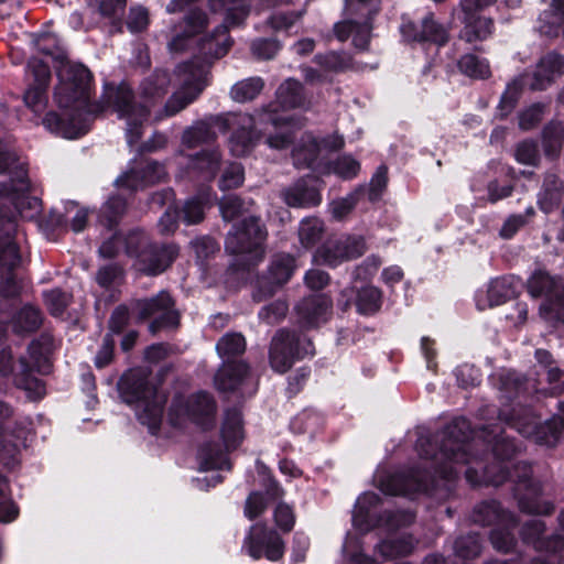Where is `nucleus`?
<instances>
[{
	"instance_id": "nucleus-6",
	"label": "nucleus",
	"mask_w": 564,
	"mask_h": 564,
	"mask_svg": "<svg viewBox=\"0 0 564 564\" xmlns=\"http://www.w3.org/2000/svg\"><path fill=\"white\" fill-rule=\"evenodd\" d=\"M217 402L212 393L199 390L187 397L176 394L167 411V421L173 429H181L185 420L191 421L203 432L216 425Z\"/></svg>"
},
{
	"instance_id": "nucleus-45",
	"label": "nucleus",
	"mask_w": 564,
	"mask_h": 564,
	"mask_svg": "<svg viewBox=\"0 0 564 564\" xmlns=\"http://www.w3.org/2000/svg\"><path fill=\"white\" fill-rule=\"evenodd\" d=\"M314 261L317 264L336 268L345 262L344 252L339 239L327 240L322 243L314 253Z\"/></svg>"
},
{
	"instance_id": "nucleus-63",
	"label": "nucleus",
	"mask_w": 564,
	"mask_h": 564,
	"mask_svg": "<svg viewBox=\"0 0 564 564\" xmlns=\"http://www.w3.org/2000/svg\"><path fill=\"white\" fill-rule=\"evenodd\" d=\"M333 172L343 180H352L360 172V163L350 154L339 155L332 163Z\"/></svg>"
},
{
	"instance_id": "nucleus-48",
	"label": "nucleus",
	"mask_w": 564,
	"mask_h": 564,
	"mask_svg": "<svg viewBox=\"0 0 564 564\" xmlns=\"http://www.w3.org/2000/svg\"><path fill=\"white\" fill-rule=\"evenodd\" d=\"M564 140V124L550 122L543 130L542 141L546 155L558 156Z\"/></svg>"
},
{
	"instance_id": "nucleus-58",
	"label": "nucleus",
	"mask_w": 564,
	"mask_h": 564,
	"mask_svg": "<svg viewBox=\"0 0 564 564\" xmlns=\"http://www.w3.org/2000/svg\"><path fill=\"white\" fill-rule=\"evenodd\" d=\"M470 189L478 202L494 203V178L487 172H478L474 175Z\"/></svg>"
},
{
	"instance_id": "nucleus-3",
	"label": "nucleus",
	"mask_w": 564,
	"mask_h": 564,
	"mask_svg": "<svg viewBox=\"0 0 564 564\" xmlns=\"http://www.w3.org/2000/svg\"><path fill=\"white\" fill-rule=\"evenodd\" d=\"M513 442L508 438L496 440V486L509 479L514 484V496L521 511L531 514H551L554 506L541 501V485L532 480L531 466L523 462L513 463L516 453Z\"/></svg>"
},
{
	"instance_id": "nucleus-2",
	"label": "nucleus",
	"mask_w": 564,
	"mask_h": 564,
	"mask_svg": "<svg viewBox=\"0 0 564 564\" xmlns=\"http://www.w3.org/2000/svg\"><path fill=\"white\" fill-rule=\"evenodd\" d=\"M214 126L219 132L227 133L232 130L229 138V150L236 158H246L250 155L257 147L260 134L256 130V124H271L274 128H301V119L295 116H282L276 113L274 104H267L254 109L253 113L217 115L213 117Z\"/></svg>"
},
{
	"instance_id": "nucleus-57",
	"label": "nucleus",
	"mask_w": 564,
	"mask_h": 564,
	"mask_svg": "<svg viewBox=\"0 0 564 564\" xmlns=\"http://www.w3.org/2000/svg\"><path fill=\"white\" fill-rule=\"evenodd\" d=\"M500 391L501 399H510L511 397L519 398L528 392L529 381L523 380L519 375L509 372L500 376Z\"/></svg>"
},
{
	"instance_id": "nucleus-21",
	"label": "nucleus",
	"mask_w": 564,
	"mask_h": 564,
	"mask_svg": "<svg viewBox=\"0 0 564 564\" xmlns=\"http://www.w3.org/2000/svg\"><path fill=\"white\" fill-rule=\"evenodd\" d=\"M382 302V291L375 285L368 284L361 288L351 286L344 289L337 300V307L345 313L355 305L359 315L372 316L381 310Z\"/></svg>"
},
{
	"instance_id": "nucleus-27",
	"label": "nucleus",
	"mask_w": 564,
	"mask_h": 564,
	"mask_svg": "<svg viewBox=\"0 0 564 564\" xmlns=\"http://www.w3.org/2000/svg\"><path fill=\"white\" fill-rule=\"evenodd\" d=\"M250 372V366L245 360H224L216 372L215 387L220 392H235Z\"/></svg>"
},
{
	"instance_id": "nucleus-25",
	"label": "nucleus",
	"mask_w": 564,
	"mask_h": 564,
	"mask_svg": "<svg viewBox=\"0 0 564 564\" xmlns=\"http://www.w3.org/2000/svg\"><path fill=\"white\" fill-rule=\"evenodd\" d=\"M330 306V302L325 295L315 294L304 297L295 306L300 326L303 329L318 327L319 323L325 321V315Z\"/></svg>"
},
{
	"instance_id": "nucleus-53",
	"label": "nucleus",
	"mask_w": 564,
	"mask_h": 564,
	"mask_svg": "<svg viewBox=\"0 0 564 564\" xmlns=\"http://www.w3.org/2000/svg\"><path fill=\"white\" fill-rule=\"evenodd\" d=\"M377 11L369 10L362 21H358L352 32V45L359 51H368L371 40L372 23Z\"/></svg>"
},
{
	"instance_id": "nucleus-13",
	"label": "nucleus",
	"mask_w": 564,
	"mask_h": 564,
	"mask_svg": "<svg viewBox=\"0 0 564 564\" xmlns=\"http://www.w3.org/2000/svg\"><path fill=\"white\" fill-rule=\"evenodd\" d=\"M297 270L295 256L288 252L272 254L265 272L256 280L252 297L256 302H263L272 297L282 289Z\"/></svg>"
},
{
	"instance_id": "nucleus-43",
	"label": "nucleus",
	"mask_w": 564,
	"mask_h": 564,
	"mask_svg": "<svg viewBox=\"0 0 564 564\" xmlns=\"http://www.w3.org/2000/svg\"><path fill=\"white\" fill-rule=\"evenodd\" d=\"M216 350L224 360H236L246 350V339L240 333H227L218 339Z\"/></svg>"
},
{
	"instance_id": "nucleus-16",
	"label": "nucleus",
	"mask_w": 564,
	"mask_h": 564,
	"mask_svg": "<svg viewBox=\"0 0 564 564\" xmlns=\"http://www.w3.org/2000/svg\"><path fill=\"white\" fill-rule=\"evenodd\" d=\"M528 291L534 297L545 296L541 311L552 319L564 322V285L544 271H536L528 281Z\"/></svg>"
},
{
	"instance_id": "nucleus-28",
	"label": "nucleus",
	"mask_w": 564,
	"mask_h": 564,
	"mask_svg": "<svg viewBox=\"0 0 564 564\" xmlns=\"http://www.w3.org/2000/svg\"><path fill=\"white\" fill-rule=\"evenodd\" d=\"M20 371L14 377L18 389L23 390L29 401L40 402L46 395V383L34 376V369L25 357L19 358Z\"/></svg>"
},
{
	"instance_id": "nucleus-54",
	"label": "nucleus",
	"mask_w": 564,
	"mask_h": 564,
	"mask_svg": "<svg viewBox=\"0 0 564 564\" xmlns=\"http://www.w3.org/2000/svg\"><path fill=\"white\" fill-rule=\"evenodd\" d=\"M547 388L532 384L533 392L543 397H558L564 393V369L551 367L546 371Z\"/></svg>"
},
{
	"instance_id": "nucleus-38",
	"label": "nucleus",
	"mask_w": 564,
	"mask_h": 564,
	"mask_svg": "<svg viewBox=\"0 0 564 564\" xmlns=\"http://www.w3.org/2000/svg\"><path fill=\"white\" fill-rule=\"evenodd\" d=\"M213 117L209 122L199 121L195 126L187 128L182 135V144L187 149H195L200 145H213L217 140Z\"/></svg>"
},
{
	"instance_id": "nucleus-52",
	"label": "nucleus",
	"mask_w": 564,
	"mask_h": 564,
	"mask_svg": "<svg viewBox=\"0 0 564 564\" xmlns=\"http://www.w3.org/2000/svg\"><path fill=\"white\" fill-rule=\"evenodd\" d=\"M35 46L39 52L53 57L59 65L68 59L66 53L61 47L59 39L53 33L44 32L40 34L35 40Z\"/></svg>"
},
{
	"instance_id": "nucleus-5",
	"label": "nucleus",
	"mask_w": 564,
	"mask_h": 564,
	"mask_svg": "<svg viewBox=\"0 0 564 564\" xmlns=\"http://www.w3.org/2000/svg\"><path fill=\"white\" fill-rule=\"evenodd\" d=\"M220 437L225 449L219 442L213 440L205 441L198 446L197 458L202 470H217L230 466L226 453L236 451L243 441V419L239 408L226 409Z\"/></svg>"
},
{
	"instance_id": "nucleus-14",
	"label": "nucleus",
	"mask_w": 564,
	"mask_h": 564,
	"mask_svg": "<svg viewBox=\"0 0 564 564\" xmlns=\"http://www.w3.org/2000/svg\"><path fill=\"white\" fill-rule=\"evenodd\" d=\"M243 547L248 555L256 561L265 557L271 562H276L282 560L285 553V544L281 534L262 521L250 525L243 539Z\"/></svg>"
},
{
	"instance_id": "nucleus-46",
	"label": "nucleus",
	"mask_w": 564,
	"mask_h": 564,
	"mask_svg": "<svg viewBox=\"0 0 564 564\" xmlns=\"http://www.w3.org/2000/svg\"><path fill=\"white\" fill-rule=\"evenodd\" d=\"M264 88L261 77H249L236 83L230 90L231 98L237 102H247L256 99Z\"/></svg>"
},
{
	"instance_id": "nucleus-61",
	"label": "nucleus",
	"mask_w": 564,
	"mask_h": 564,
	"mask_svg": "<svg viewBox=\"0 0 564 564\" xmlns=\"http://www.w3.org/2000/svg\"><path fill=\"white\" fill-rule=\"evenodd\" d=\"M338 239L346 261L358 259L367 251V242L361 235H346Z\"/></svg>"
},
{
	"instance_id": "nucleus-56",
	"label": "nucleus",
	"mask_w": 564,
	"mask_h": 564,
	"mask_svg": "<svg viewBox=\"0 0 564 564\" xmlns=\"http://www.w3.org/2000/svg\"><path fill=\"white\" fill-rule=\"evenodd\" d=\"M323 224L317 219H307L301 223L299 238L305 249L315 247L323 238Z\"/></svg>"
},
{
	"instance_id": "nucleus-49",
	"label": "nucleus",
	"mask_w": 564,
	"mask_h": 564,
	"mask_svg": "<svg viewBox=\"0 0 564 564\" xmlns=\"http://www.w3.org/2000/svg\"><path fill=\"white\" fill-rule=\"evenodd\" d=\"M470 520L475 524L488 527L487 539L494 544V498L477 503L471 511Z\"/></svg>"
},
{
	"instance_id": "nucleus-12",
	"label": "nucleus",
	"mask_w": 564,
	"mask_h": 564,
	"mask_svg": "<svg viewBox=\"0 0 564 564\" xmlns=\"http://www.w3.org/2000/svg\"><path fill=\"white\" fill-rule=\"evenodd\" d=\"M220 11H225L224 23L217 25L210 34L204 35L198 43L199 53L212 59H219L229 52L234 44L229 28L241 25L249 15L250 7L227 2Z\"/></svg>"
},
{
	"instance_id": "nucleus-17",
	"label": "nucleus",
	"mask_w": 564,
	"mask_h": 564,
	"mask_svg": "<svg viewBox=\"0 0 564 564\" xmlns=\"http://www.w3.org/2000/svg\"><path fill=\"white\" fill-rule=\"evenodd\" d=\"M209 24L207 13L199 8L189 9L177 24L178 32L169 42V48L173 53H182L198 44L196 37L204 34ZM204 36H202L203 39ZM199 50V45H197Z\"/></svg>"
},
{
	"instance_id": "nucleus-64",
	"label": "nucleus",
	"mask_w": 564,
	"mask_h": 564,
	"mask_svg": "<svg viewBox=\"0 0 564 564\" xmlns=\"http://www.w3.org/2000/svg\"><path fill=\"white\" fill-rule=\"evenodd\" d=\"M43 297L50 314L55 317L63 315L69 304L67 293L59 288L44 292Z\"/></svg>"
},
{
	"instance_id": "nucleus-44",
	"label": "nucleus",
	"mask_w": 564,
	"mask_h": 564,
	"mask_svg": "<svg viewBox=\"0 0 564 564\" xmlns=\"http://www.w3.org/2000/svg\"><path fill=\"white\" fill-rule=\"evenodd\" d=\"M482 547L484 539L477 532L459 535L454 542L455 555L464 560H473L479 556Z\"/></svg>"
},
{
	"instance_id": "nucleus-24",
	"label": "nucleus",
	"mask_w": 564,
	"mask_h": 564,
	"mask_svg": "<svg viewBox=\"0 0 564 564\" xmlns=\"http://www.w3.org/2000/svg\"><path fill=\"white\" fill-rule=\"evenodd\" d=\"M165 174L164 166L154 160L141 162L116 180L118 187L135 192L149 185L159 183Z\"/></svg>"
},
{
	"instance_id": "nucleus-11",
	"label": "nucleus",
	"mask_w": 564,
	"mask_h": 564,
	"mask_svg": "<svg viewBox=\"0 0 564 564\" xmlns=\"http://www.w3.org/2000/svg\"><path fill=\"white\" fill-rule=\"evenodd\" d=\"M268 230L261 218L247 216L232 225L225 240L229 254L253 253L258 259L264 258Z\"/></svg>"
},
{
	"instance_id": "nucleus-51",
	"label": "nucleus",
	"mask_w": 564,
	"mask_h": 564,
	"mask_svg": "<svg viewBox=\"0 0 564 564\" xmlns=\"http://www.w3.org/2000/svg\"><path fill=\"white\" fill-rule=\"evenodd\" d=\"M457 67L460 73L470 78L484 79L490 75L489 64H485L475 54L463 55L458 59Z\"/></svg>"
},
{
	"instance_id": "nucleus-31",
	"label": "nucleus",
	"mask_w": 564,
	"mask_h": 564,
	"mask_svg": "<svg viewBox=\"0 0 564 564\" xmlns=\"http://www.w3.org/2000/svg\"><path fill=\"white\" fill-rule=\"evenodd\" d=\"M221 166V153L218 147L202 149L188 155V169L196 171L205 181L216 177Z\"/></svg>"
},
{
	"instance_id": "nucleus-35",
	"label": "nucleus",
	"mask_w": 564,
	"mask_h": 564,
	"mask_svg": "<svg viewBox=\"0 0 564 564\" xmlns=\"http://www.w3.org/2000/svg\"><path fill=\"white\" fill-rule=\"evenodd\" d=\"M174 306H176L174 297L169 291L162 290L151 297L135 300L133 310L138 312V322H144Z\"/></svg>"
},
{
	"instance_id": "nucleus-37",
	"label": "nucleus",
	"mask_w": 564,
	"mask_h": 564,
	"mask_svg": "<svg viewBox=\"0 0 564 564\" xmlns=\"http://www.w3.org/2000/svg\"><path fill=\"white\" fill-rule=\"evenodd\" d=\"M140 403L143 408L137 413L138 421L148 427L151 435H158L162 425L165 399H160L158 393Z\"/></svg>"
},
{
	"instance_id": "nucleus-32",
	"label": "nucleus",
	"mask_w": 564,
	"mask_h": 564,
	"mask_svg": "<svg viewBox=\"0 0 564 564\" xmlns=\"http://www.w3.org/2000/svg\"><path fill=\"white\" fill-rule=\"evenodd\" d=\"M545 531V524L541 520L528 521L521 530L522 539L525 543H531L539 551L557 552L564 545V538L555 535L542 539Z\"/></svg>"
},
{
	"instance_id": "nucleus-39",
	"label": "nucleus",
	"mask_w": 564,
	"mask_h": 564,
	"mask_svg": "<svg viewBox=\"0 0 564 564\" xmlns=\"http://www.w3.org/2000/svg\"><path fill=\"white\" fill-rule=\"evenodd\" d=\"M517 527L514 517L496 507V550L508 552L514 543V536L511 532Z\"/></svg>"
},
{
	"instance_id": "nucleus-26",
	"label": "nucleus",
	"mask_w": 564,
	"mask_h": 564,
	"mask_svg": "<svg viewBox=\"0 0 564 564\" xmlns=\"http://www.w3.org/2000/svg\"><path fill=\"white\" fill-rule=\"evenodd\" d=\"M276 101L273 104L276 106V113L279 108L283 110L293 109H307L311 105V100L307 97L304 85L295 78H286L276 89L275 93Z\"/></svg>"
},
{
	"instance_id": "nucleus-42",
	"label": "nucleus",
	"mask_w": 564,
	"mask_h": 564,
	"mask_svg": "<svg viewBox=\"0 0 564 564\" xmlns=\"http://www.w3.org/2000/svg\"><path fill=\"white\" fill-rule=\"evenodd\" d=\"M422 43H432L437 46H444L449 41V34L446 28L435 20L434 13L429 12L421 22Z\"/></svg>"
},
{
	"instance_id": "nucleus-62",
	"label": "nucleus",
	"mask_w": 564,
	"mask_h": 564,
	"mask_svg": "<svg viewBox=\"0 0 564 564\" xmlns=\"http://www.w3.org/2000/svg\"><path fill=\"white\" fill-rule=\"evenodd\" d=\"M181 324V314L176 307L166 308L155 316L149 324V332L156 335L162 329L177 328Z\"/></svg>"
},
{
	"instance_id": "nucleus-36",
	"label": "nucleus",
	"mask_w": 564,
	"mask_h": 564,
	"mask_svg": "<svg viewBox=\"0 0 564 564\" xmlns=\"http://www.w3.org/2000/svg\"><path fill=\"white\" fill-rule=\"evenodd\" d=\"M563 73L564 57L557 53H549L541 58L531 87L532 89H544L555 76H561Z\"/></svg>"
},
{
	"instance_id": "nucleus-15",
	"label": "nucleus",
	"mask_w": 564,
	"mask_h": 564,
	"mask_svg": "<svg viewBox=\"0 0 564 564\" xmlns=\"http://www.w3.org/2000/svg\"><path fill=\"white\" fill-rule=\"evenodd\" d=\"M307 349L302 345L297 332L288 328L279 329L272 338L269 350V362L273 371L288 372L295 361L303 359Z\"/></svg>"
},
{
	"instance_id": "nucleus-41",
	"label": "nucleus",
	"mask_w": 564,
	"mask_h": 564,
	"mask_svg": "<svg viewBox=\"0 0 564 564\" xmlns=\"http://www.w3.org/2000/svg\"><path fill=\"white\" fill-rule=\"evenodd\" d=\"M376 550L384 561H391L409 556L413 552L414 545L410 535L399 536L381 540L376 545Z\"/></svg>"
},
{
	"instance_id": "nucleus-22",
	"label": "nucleus",
	"mask_w": 564,
	"mask_h": 564,
	"mask_svg": "<svg viewBox=\"0 0 564 564\" xmlns=\"http://www.w3.org/2000/svg\"><path fill=\"white\" fill-rule=\"evenodd\" d=\"M178 256V248L174 243L153 242L145 246L135 265L148 276H156L165 272Z\"/></svg>"
},
{
	"instance_id": "nucleus-4",
	"label": "nucleus",
	"mask_w": 564,
	"mask_h": 564,
	"mask_svg": "<svg viewBox=\"0 0 564 564\" xmlns=\"http://www.w3.org/2000/svg\"><path fill=\"white\" fill-rule=\"evenodd\" d=\"M28 175L18 181L0 183V241H15L18 216L34 218L42 208V200L31 196Z\"/></svg>"
},
{
	"instance_id": "nucleus-60",
	"label": "nucleus",
	"mask_w": 564,
	"mask_h": 564,
	"mask_svg": "<svg viewBox=\"0 0 564 564\" xmlns=\"http://www.w3.org/2000/svg\"><path fill=\"white\" fill-rule=\"evenodd\" d=\"M250 48L258 59L267 61L275 57L282 44L276 37H258L252 41Z\"/></svg>"
},
{
	"instance_id": "nucleus-33",
	"label": "nucleus",
	"mask_w": 564,
	"mask_h": 564,
	"mask_svg": "<svg viewBox=\"0 0 564 564\" xmlns=\"http://www.w3.org/2000/svg\"><path fill=\"white\" fill-rule=\"evenodd\" d=\"M43 319L42 311L35 305L26 303L12 315L11 328L15 335H31L40 329Z\"/></svg>"
},
{
	"instance_id": "nucleus-55",
	"label": "nucleus",
	"mask_w": 564,
	"mask_h": 564,
	"mask_svg": "<svg viewBox=\"0 0 564 564\" xmlns=\"http://www.w3.org/2000/svg\"><path fill=\"white\" fill-rule=\"evenodd\" d=\"M314 63L325 70L341 73L348 69L351 65V58L338 52H327L325 54H316Z\"/></svg>"
},
{
	"instance_id": "nucleus-1",
	"label": "nucleus",
	"mask_w": 564,
	"mask_h": 564,
	"mask_svg": "<svg viewBox=\"0 0 564 564\" xmlns=\"http://www.w3.org/2000/svg\"><path fill=\"white\" fill-rule=\"evenodd\" d=\"M481 440L486 452L494 453V423L473 426L464 417H454L435 434L420 435L415 443L419 456L424 460L406 469L382 478L381 492L388 496L409 497L414 494H430L436 486V478L455 480L459 471L456 465H469L465 479L473 488L494 486V469L482 460H476L470 451L471 442Z\"/></svg>"
},
{
	"instance_id": "nucleus-19",
	"label": "nucleus",
	"mask_w": 564,
	"mask_h": 564,
	"mask_svg": "<svg viewBox=\"0 0 564 564\" xmlns=\"http://www.w3.org/2000/svg\"><path fill=\"white\" fill-rule=\"evenodd\" d=\"M117 389L122 401L128 405L155 397L159 388L150 380V372L141 367L127 369L119 378Z\"/></svg>"
},
{
	"instance_id": "nucleus-8",
	"label": "nucleus",
	"mask_w": 564,
	"mask_h": 564,
	"mask_svg": "<svg viewBox=\"0 0 564 564\" xmlns=\"http://www.w3.org/2000/svg\"><path fill=\"white\" fill-rule=\"evenodd\" d=\"M382 503L381 497L373 492H364L356 502L352 513L354 527L362 532H370L375 529H384L397 531L408 527L413 522V514L405 510H383L377 512L376 509Z\"/></svg>"
},
{
	"instance_id": "nucleus-50",
	"label": "nucleus",
	"mask_w": 564,
	"mask_h": 564,
	"mask_svg": "<svg viewBox=\"0 0 564 564\" xmlns=\"http://www.w3.org/2000/svg\"><path fill=\"white\" fill-rule=\"evenodd\" d=\"M544 193L541 206L545 212L552 210L561 202L564 193L563 182L554 174H550L544 178Z\"/></svg>"
},
{
	"instance_id": "nucleus-29",
	"label": "nucleus",
	"mask_w": 564,
	"mask_h": 564,
	"mask_svg": "<svg viewBox=\"0 0 564 564\" xmlns=\"http://www.w3.org/2000/svg\"><path fill=\"white\" fill-rule=\"evenodd\" d=\"M284 202L293 208H307L318 206L322 195L318 188L305 178L297 180L283 193Z\"/></svg>"
},
{
	"instance_id": "nucleus-59",
	"label": "nucleus",
	"mask_w": 564,
	"mask_h": 564,
	"mask_svg": "<svg viewBox=\"0 0 564 564\" xmlns=\"http://www.w3.org/2000/svg\"><path fill=\"white\" fill-rule=\"evenodd\" d=\"M270 502H272V501L269 500L262 491L252 490L248 495L246 502H245V508H243L245 517L250 521L258 519L260 516H262L265 512Z\"/></svg>"
},
{
	"instance_id": "nucleus-47",
	"label": "nucleus",
	"mask_w": 564,
	"mask_h": 564,
	"mask_svg": "<svg viewBox=\"0 0 564 564\" xmlns=\"http://www.w3.org/2000/svg\"><path fill=\"white\" fill-rule=\"evenodd\" d=\"M257 470L259 475V484L264 496L272 502L283 498L285 491L279 480L274 477L272 470L261 460H257Z\"/></svg>"
},
{
	"instance_id": "nucleus-23",
	"label": "nucleus",
	"mask_w": 564,
	"mask_h": 564,
	"mask_svg": "<svg viewBox=\"0 0 564 564\" xmlns=\"http://www.w3.org/2000/svg\"><path fill=\"white\" fill-rule=\"evenodd\" d=\"M104 96L107 104L118 112L119 118L131 116L134 111H138L141 117H144L148 112L145 105L135 101L134 90L127 82H121L118 85L113 83L105 84Z\"/></svg>"
},
{
	"instance_id": "nucleus-7",
	"label": "nucleus",
	"mask_w": 564,
	"mask_h": 564,
	"mask_svg": "<svg viewBox=\"0 0 564 564\" xmlns=\"http://www.w3.org/2000/svg\"><path fill=\"white\" fill-rule=\"evenodd\" d=\"M499 419L516 429L525 437H532L539 444L554 446L564 431V420L553 416L540 424L536 415L520 403L507 404L499 410Z\"/></svg>"
},
{
	"instance_id": "nucleus-34",
	"label": "nucleus",
	"mask_w": 564,
	"mask_h": 564,
	"mask_svg": "<svg viewBox=\"0 0 564 564\" xmlns=\"http://www.w3.org/2000/svg\"><path fill=\"white\" fill-rule=\"evenodd\" d=\"M321 154V142L311 132H305L292 150L296 169H313Z\"/></svg>"
},
{
	"instance_id": "nucleus-10",
	"label": "nucleus",
	"mask_w": 564,
	"mask_h": 564,
	"mask_svg": "<svg viewBox=\"0 0 564 564\" xmlns=\"http://www.w3.org/2000/svg\"><path fill=\"white\" fill-rule=\"evenodd\" d=\"M57 78L54 99L59 108H68L79 100H90L94 75L87 66L66 59L57 68Z\"/></svg>"
},
{
	"instance_id": "nucleus-18",
	"label": "nucleus",
	"mask_w": 564,
	"mask_h": 564,
	"mask_svg": "<svg viewBox=\"0 0 564 564\" xmlns=\"http://www.w3.org/2000/svg\"><path fill=\"white\" fill-rule=\"evenodd\" d=\"M494 0H462L464 28L459 32V37L467 43L482 41L491 33L492 21L482 13Z\"/></svg>"
},
{
	"instance_id": "nucleus-9",
	"label": "nucleus",
	"mask_w": 564,
	"mask_h": 564,
	"mask_svg": "<svg viewBox=\"0 0 564 564\" xmlns=\"http://www.w3.org/2000/svg\"><path fill=\"white\" fill-rule=\"evenodd\" d=\"M63 115L57 111H47L43 117V126L53 133L67 139H77L85 135L96 116L104 111L100 102L79 100L77 104L62 108Z\"/></svg>"
},
{
	"instance_id": "nucleus-40",
	"label": "nucleus",
	"mask_w": 564,
	"mask_h": 564,
	"mask_svg": "<svg viewBox=\"0 0 564 564\" xmlns=\"http://www.w3.org/2000/svg\"><path fill=\"white\" fill-rule=\"evenodd\" d=\"M128 200L121 195H111L101 206L99 223L109 230L115 229L127 213Z\"/></svg>"
},
{
	"instance_id": "nucleus-30",
	"label": "nucleus",
	"mask_w": 564,
	"mask_h": 564,
	"mask_svg": "<svg viewBox=\"0 0 564 564\" xmlns=\"http://www.w3.org/2000/svg\"><path fill=\"white\" fill-rule=\"evenodd\" d=\"M203 89L204 86L200 79L186 80L182 89L167 99L158 119L175 116L192 104L200 95Z\"/></svg>"
},
{
	"instance_id": "nucleus-20",
	"label": "nucleus",
	"mask_w": 564,
	"mask_h": 564,
	"mask_svg": "<svg viewBox=\"0 0 564 564\" xmlns=\"http://www.w3.org/2000/svg\"><path fill=\"white\" fill-rule=\"evenodd\" d=\"M22 263L20 246L17 241H0V297L15 299L20 296L21 285L15 270Z\"/></svg>"
}]
</instances>
